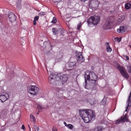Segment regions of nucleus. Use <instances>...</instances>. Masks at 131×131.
<instances>
[{
    "label": "nucleus",
    "instance_id": "7",
    "mask_svg": "<svg viewBox=\"0 0 131 131\" xmlns=\"http://www.w3.org/2000/svg\"><path fill=\"white\" fill-rule=\"evenodd\" d=\"M82 53L81 52H77L76 57H77V62L79 63H82L84 60V57H83Z\"/></svg>",
    "mask_w": 131,
    "mask_h": 131
},
{
    "label": "nucleus",
    "instance_id": "36",
    "mask_svg": "<svg viewBox=\"0 0 131 131\" xmlns=\"http://www.w3.org/2000/svg\"><path fill=\"white\" fill-rule=\"evenodd\" d=\"M34 128L35 129H36L37 131H38L39 130V128L38 127L36 126H35L34 127Z\"/></svg>",
    "mask_w": 131,
    "mask_h": 131
},
{
    "label": "nucleus",
    "instance_id": "14",
    "mask_svg": "<svg viewBox=\"0 0 131 131\" xmlns=\"http://www.w3.org/2000/svg\"><path fill=\"white\" fill-rule=\"evenodd\" d=\"M90 75H91V81H96L97 79V77L96 74L93 72H90Z\"/></svg>",
    "mask_w": 131,
    "mask_h": 131
},
{
    "label": "nucleus",
    "instance_id": "4",
    "mask_svg": "<svg viewBox=\"0 0 131 131\" xmlns=\"http://www.w3.org/2000/svg\"><path fill=\"white\" fill-rule=\"evenodd\" d=\"M39 90V88L35 86L31 85L29 87L28 91L29 93L34 96L38 94Z\"/></svg>",
    "mask_w": 131,
    "mask_h": 131
},
{
    "label": "nucleus",
    "instance_id": "24",
    "mask_svg": "<svg viewBox=\"0 0 131 131\" xmlns=\"http://www.w3.org/2000/svg\"><path fill=\"white\" fill-rule=\"evenodd\" d=\"M57 21V20L55 17H53V19L51 21V22L53 23H55Z\"/></svg>",
    "mask_w": 131,
    "mask_h": 131
},
{
    "label": "nucleus",
    "instance_id": "40",
    "mask_svg": "<svg viewBox=\"0 0 131 131\" xmlns=\"http://www.w3.org/2000/svg\"><path fill=\"white\" fill-rule=\"evenodd\" d=\"M34 25H35L36 24V21H35L34 20V23H33Z\"/></svg>",
    "mask_w": 131,
    "mask_h": 131
},
{
    "label": "nucleus",
    "instance_id": "8",
    "mask_svg": "<svg viewBox=\"0 0 131 131\" xmlns=\"http://www.w3.org/2000/svg\"><path fill=\"white\" fill-rule=\"evenodd\" d=\"M99 2L97 0H92L89 4L90 6L92 8V9L95 10L98 7Z\"/></svg>",
    "mask_w": 131,
    "mask_h": 131
},
{
    "label": "nucleus",
    "instance_id": "37",
    "mask_svg": "<svg viewBox=\"0 0 131 131\" xmlns=\"http://www.w3.org/2000/svg\"><path fill=\"white\" fill-rule=\"evenodd\" d=\"M115 40L117 41L118 42H120V40H119V39L118 37L115 38Z\"/></svg>",
    "mask_w": 131,
    "mask_h": 131
},
{
    "label": "nucleus",
    "instance_id": "46",
    "mask_svg": "<svg viewBox=\"0 0 131 131\" xmlns=\"http://www.w3.org/2000/svg\"><path fill=\"white\" fill-rule=\"evenodd\" d=\"M35 131H36V130H35Z\"/></svg>",
    "mask_w": 131,
    "mask_h": 131
},
{
    "label": "nucleus",
    "instance_id": "19",
    "mask_svg": "<svg viewBox=\"0 0 131 131\" xmlns=\"http://www.w3.org/2000/svg\"><path fill=\"white\" fill-rule=\"evenodd\" d=\"M125 8L127 9H129L131 8V3H127L125 4Z\"/></svg>",
    "mask_w": 131,
    "mask_h": 131
},
{
    "label": "nucleus",
    "instance_id": "18",
    "mask_svg": "<svg viewBox=\"0 0 131 131\" xmlns=\"http://www.w3.org/2000/svg\"><path fill=\"white\" fill-rule=\"evenodd\" d=\"M124 27L123 26H121L119 28L117 29V31L118 33H122L125 32Z\"/></svg>",
    "mask_w": 131,
    "mask_h": 131
},
{
    "label": "nucleus",
    "instance_id": "33",
    "mask_svg": "<svg viewBox=\"0 0 131 131\" xmlns=\"http://www.w3.org/2000/svg\"><path fill=\"white\" fill-rule=\"evenodd\" d=\"M125 17V16L124 15L123 16H122V17H121V18L120 19H119L122 21L124 19Z\"/></svg>",
    "mask_w": 131,
    "mask_h": 131
},
{
    "label": "nucleus",
    "instance_id": "17",
    "mask_svg": "<svg viewBox=\"0 0 131 131\" xmlns=\"http://www.w3.org/2000/svg\"><path fill=\"white\" fill-rule=\"evenodd\" d=\"M105 45L106 47L107 51L108 52H111L112 51V49L110 47L109 43L106 42L105 44Z\"/></svg>",
    "mask_w": 131,
    "mask_h": 131
},
{
    "label": "nucleus",
    "instance_id": "11",
    "mask_svg": "<svg viewBox=\"0 0 131 131\" xmlns=\"http://www.w3.org/2000/svg\"><path fill=\"white\" fill-rule=\"evenodd\" d=\"M128 119L126 115L123 117H121L119 119L115 121L114 123L116 124H118L120 123H122L125 122H127Z\"/></svg>",
    "mask_w": 131,
    "mask_h": 131
},
{
    "label": "nucleus",
    "instance_id": "5",
    "mask_svg": "<svg viewBox=\"0 0 131 131\" xmlns=\"http://www.w3.org/2000/svg\"><path fill=\"white\" fill-rule=\"evenodd\" d=\"M57 77V76L56 74H51L48 78V80L49 82L51 83H53L54 85H59V81L58 80H56L54 81V79Z\"/></svg>",
    "mask_w": 131,
    "mask_h": 131
},
{
    "label": "nucleus",
    "instance_id": "38",
    "mask_svg": "<svg viewBox=\"0 0 131 131\" xmlns=\"http://www.w3.org/2000/svg\"><path fill=\"white\" fill-rule=\"evenodd\" d=\"M21 128L22 129H23L24 130H25V128L24 125H23L21 127Z\"/></svg>",
    "mask_w": 131,
    "mask_h": 131
},
{
    "label": "nucleus",
    "instance_id": "31",
    "mask_svg": "<svg viewBox=\"0 0 131 131\" xmlns=\"http://www.w3.org/2000/svg\"><path fill=\"white\" fill-rule=\"evenodd\" d=\"M30 117L31 118H32L33 119V122H34L35 121V117L32 115L31 114L30 115Z\"/></svg>",
    "mask_w": 131,
    "mask_h": 131
},
{
    "label": "nucleus",
    "instance_id": "13",
    "mask_svg": "<svg viewBox=\"0 0 131 131\" xmlns=\"http://www.w3.org/2000/svg\"><path fill=\"white\" fill-rule=\"evenodd\" d=\"M84 77L85 82L86 84L87 83V80H91V75H90V72L88 74H87V72L85 73Z\"/></svg>",
    "mask_w": 131,
    "mask_h": 131
},
{
    "label": "nucleus",
    "instance_id": "1",
    "mask_svg": "<svg viewBox=\"0 0 131 131\" xmlns=\"http://www.w3.org/2000/svg\"><path fill=\"white\" fill-rule=\"evenodd\" d=\"M100 20L99 16H94L90 18L87 21L89 24L90 25L91 24H92L94 25H96L97 24Z\"/></svg>",
    "mask_w": 131,
    "mask_h": 131
},
{
    "label": "nucleus",
    "instance_id": "10",
    "mask_svg": "<svg viewBox=\"0 0 131 131\" xmlns=\"http://www.w3.org/2000/svg\"><path fill=\"white\" fill-rule=\"evenodd\" d=\"M90 111H92L91 110H79V114L80 116L82 117V118H84L89 115V114L88 113Z\"/></svg>",
    "mask_w": 131,
    "mask_h": 131
},
{
    "label": "nucleus",
    "instance_id": "16",
    "mask_svg": "<svg viewBox=\"0 0 131 131\" xmlns=\"http://www.w3.org/2000/svg\"><path fill=\"white\" fill-rule=\"evenodd\" d=\"M131 101V91L130 92L129 97L128 99V100L127 102V106L126 107V109L125 111H126V110L130 106V104L129 103L130 101Z\"/></svg>",
    "mask_w": 131,
    "mask_h": 131
},
{
    "label": "nucleus",
    "instance_id": "30",
    "mask_svg": "<svg viewBox=\"0 0 131 131\" xmlns=\"http://www.w3.org/2000/svg\"><path fill=\"white\" fill-rule=\"evenodd\" d=\"M68 128H69L70 129H71L73 128V126L71 124H69L67 125V127Z\"/></svg>",
    "mask_w": 131,
    "mask_h": 131
},
{
    "label": "nucleus",
    "instance_id": "34",
    "mask_svg": "<svg viewBox=\"0 0 131 131\" xmlns=\"http://www.w3.org/2000/svg\"><path fill=\"white\" fill-rule=\"evenodd\" d=\"M39 18V17L38 16H36L35 17L34 20L36 21L38 20Z\"/></svg>",
    "mask_w": 131,
    "mask_h": 131
},
{
    "label": "nucleus",
    "instance_id": "2",
    "mask_svg": "<svg viewBox=\"0 0 131 131\" xmlns=\"http://www.w3.org/2000/svg\"><path fill=\"white\" fill-rule=\"evenodd\" d=\"M88 113L90 114L89 115L82 118L84 122L86 123H89L93 119H94L95 117V113L92 111H89Z\"/></svg>",
    "mask_w": 131,
    "mask_h": 131
},
{
    "label": "nucleus",
    "instance_id": "3",
    "mask_svg": "<svg viewBox=\"0 0 131 131\" xmlns=\"http://www.w3.org/2000/svg\"><path fill=\"white\" fill-rule=\"evenodd\" d=\"M114 18L110 16L107 18L104 25L103 28L105 29H108L110 28L111 24L113 23Z\"/></svg>",
    "mask_w": 131,
    "mask_h": 131
},
{
    "label": "nucleus",
    "instance_id": "9",
    "mask_svg": "<svg viewBox=\"0 0 131 131\" xmlns=\"http://www.w3.org/2000/svg\"><path fill=\"white\" fill-rule=\"evenodd\" d=\"M118 69L122 74L126 78H128L129 75L126 71L125 69L122 66H119L118 67Z\"/></svg>",
    "mask_w": 131,
    "mask_h": 131
},
{
    "label": "nucleus",
    "instance_id": "28",
    "mask_svg": "<svg viewBox=\"0 0 131 131\" xmlns=\"http://www.w3.org/2000/svg\"><path fill=\"white\" fill-rule=\"evenodd\" d=\"M82 24L81 23H79V24H78L77 26V29L78 30H79L80 29V27L81 26Z\"/></svg>",
    "mask_w": 131,
    "mask_h": 131
},
{
    "label": "nucleus",
    "instance_id": "23",
    "mask_svg": "<svg viewBox=\"0 0 131 131\" xmlns=\"http://www.w3.org/2000/svg\"><path fill=\"white\" fill-rule=\"evenodd\" d=\"M102 130V127L101 126H99L95 128L94 131H100Z\"/></svg>",
    "mask_w": 131,
    "mask_h": 131
},
{
    "label": "nucleus",
    "instance_id": "21",
    "mask_svg": "<svg viewBox=\"0 0 131 131\" xmlns=\"http://www.w3.org/2000/svg\"><path fill=\"white\" fill-rule=\"evenodd\" d=\"M88 102L91 105H93L94 103V100L93 99L88 100Z\"/></svg>",
    "mask_w": 131,
    "mask_h": 131
},
{
    "label": "nucleus",
    "instance_id": "26",
    "mask_svg": "<svg viewBox=\"0 0 131 131\" xmlns=\"http://www.w3.org/2000/svg\"><path fill=\"white\" fill-rule=\"evenodd\" d=\"M46 14V12H41L40 13L39 15L40 16H42L45 15Z\"/></svg>",
    "mask_w": 131,
    "mask_h": 131
},
{
    "label": "nucleus",
    "instance_id": "27",
    "mask_svg": "<svg viewBox=\"0 0 131 131\" xmlns=\"http://www.w3.org/2000/svg\"><path fill=\"white\" fill-rule=\"evenodd\" d=\"M62 67L63 68V71H65L67 70L66 65L65 64L62 65Z\"/></svg>",
    "mask_w": 131,
    "mask_h": 131
},
{
    "label": "nucleus",
    "instance_id": "45",
    "mask_svg": "<svg viewBox=\"0 0 131 131\" xmlns=\"http://www.w3.org/2000/svg\"><path fill=\"white\" fill-rule=\"evenodd\" d=\"M130 131H131V128H130Z\"/></svg>",
    "mask_w": 131,
    "mask_h": 131
},
{
    "label": "nucleus",
    "instance_id": "41",
    "mask_svg": "<svg viewBox=\"0 0 131 131\" xmlns=\"http://www.w3.org/2000/svg\"><path fill=\"white\" fill-rule=\"evenodd\" d=\"M64 124H65V125L66 126V127H67V125H68V124H67L65 122H64Z\"/></svg>",
    "mask_w": 131,
    "mask_h": 131
},
{
    "label": "nucleus",
    "instance_id": "29",
    "mask_svg": "<svg viewBox=\"0 0 131 131\" xmlns=\"http://www.w3.org/2000/svg\"><path fill=\"white\" fill-rule=\"evenodd\" d=\"M106 100L105 99H103L101 102V103L103 105H104L106 104Z\"/></svg>",
    "mask_w": 131,
    "mask_h": 131
},
{
    "label": "nucleus",
    "instance_id": "44",
    "mask_svg": "<svg viewBox=\"0 0 131 131\" xmlns=\"http://www.w3.org/2000/svg\"><path fill=\"white\" fill-rule=\"evenodd\" d=\"M39 112H38L37 113V114H39Z\"/></svg>",
    "mask_w": 131,
    "mask_h": 131
},
{
    "label": "nucleus",
    "instance_id": "42",
    "mask_svg": "<svg viewBox=\"0 0 131 131\" xmlns=\"http://www.w3.org/2000/svg\"><path fill=\"white\" fill-rule=\"evenodd\" d=\"M28 125V127H29V129H30V127L29 126V125Z\"/></svg>",
    "mask_w": 131,
    "mask_h": 131
},
{
    "label": "nucleus",
    "instance_id": "22",
    "mask_svg": "<svg viewBox=\"0 0 131 131\" xmlns=\"http://www.w3.org/2000/svg\"><path fill=\"white\" fill-rule=\"evenodd\" d=\"M52 32L54 35H56L58 32V30L56 28H53L52 29Z\"/></svg>",
    "mask_w": 131,
    "mask_h": 131
},
{
    "label": "nucleus",
    "instance_id": "15",
    "mask_svg": "<svg viewBox=\"0 0 131 131\" xmlns=\"http://www.w3.org/2000/svg\"><path fill=\"white\" fill-rule=\"evenodd\" d=\"M8 99L5 95L2 94L0 96V100L2 102L5 101Z\"/></svg>",
    "mask_w": 131,
    "mask_h": 131
},
{
    "label": "nucleus",
    "instance_id": "35",
    "mask_svg": "<svg viewBox=\"0 0 131 131\" xmlns=\"http://www.w3.org/2000/svg\"><path fill=\"white\" fill-rule=\"evenodd\" d=\"M124 57H125V58H126V59L127 60H129V57H128V56H126V55H124Z\"/></svg>",
    "mask_w": 131,
    "mask_h": 131
},
{
    "label": "nucleus",
    "instance_id": "32",
    "mask_svg": "<svg viewBox=\"0 0 131 131\" xmlns=\"http://www.w3.org/2000/svg\"><path fill=\"white\" fill-rule=\"evenodd\" d=\"M52 131H57V129L56 128L55 126H53L52 129Z\"/></svg>",
    "mask_w": 131,
    "mask_h": 131
},
{
    "label": "nucleus",
    "instance_id": "39",
    "mask_svg": "<svg viewBox=\"0 0 131 131\" xmlns=\"http://www.w3.org/2000/svg\"><path fill=\"white\" fill-rule=\"evenodd\" d=\"M38 108L40 109L41 108V106L40 105H38Z\"/></svg>",
    "mask_w": 131,
    "mask_h": 131
},
{
    "label": "nucleus",
    "instance_id": "25",
    "mask_svg": "<svg viewBox=\"0 0 131 131\" xmlns=\"http://www.w3.org/2000/svg\"><path fill=\"white\" fill-rule=\"evenodd\" d=\"M127 69L129 73H131V66H127Z\"/></svg>",
    "mask_w": 131,
    "mask_h": 131
},
{
    "label": "nucleus",
    "instance_id": "12",
    "mask_svg": "<svg viewBox=\"0 0 131 131\" xmlns=\"http://www.w3.org/2000/svg\"><path fill=\"white\" fill-rule=\"evenodd\" d=\"M8 16L9 20L11 22H13L16 20V18L15 16L12 12H10L9 13Z\"/></svg>",
    "mask_w": 131,
    "mask_h": 131
},
{
    "label": "nucleus",
    "instance_id": "20",
    "mask_svg": "<svg viewBox=\"0 0 131 131\" xmlns=\"http://www.w3.org/2000/svg\"><path fill=\"white\" fill-rule=\"evenodd\" d=\"M76 63L75 62H70L69 63V67L71 68L73 67L76 66Z\"/></svg>",
    "mask_w": 131,
    "mask_h": 131
},
{
    "label": "nucleus",
    "instance_id": "6",
    "mask_svg": "<svg viewBox=\"0 0 131 131\" xmlns=\"http://www.w3.org/2000/svg\"><path fill=\"white\" fill-rule=\"evenodd\" d=\"M68 76V74H67L62 75L59 74L57 76V79H60V80L62 82V84H63L67 81Z\"/></svg>",
    "mask_w": 131,
    "mask_h": 131
},
{
    "label": "nucleus",
    "instance_id": "43",
    "mask_svg": "<svg viewBox=\"0 0 131 131\" xmlns=\"http://www.w3.org/2000/svg\"><path fill=\"white\" fill-rule=\"evenodd\" d=\"M129 46L131 48V44L129 45Z\"/></svg>",
    "mask_w": 131,
    "mask_h": 131
}]
</instances>
